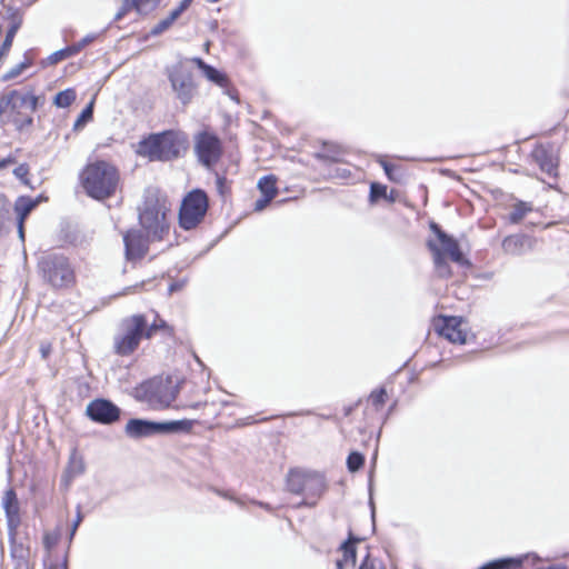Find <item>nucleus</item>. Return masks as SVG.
Here are the masks:
<instances>
[{
	"label": "nucleus",
	"mask_w": 569,
	"mask_h": 569,
	"mask_svg": "<svg viewBox=\"0 0 569 569\" xmlns=\"http://www.w3.org/2000/svg\"><path fill=\"white\" fill-rule=\"evenodd\" d=\"M138 211L139 223L148 239L162 240L169 233L168 214L171 211V202L159 189H146Z\"/></svg>",
	"instance_id": "1"
},
{
	"label": "nucleus",
	"mask_w": 569,
	"mask_h": 569,
	"mask_svg": "<svg viewBox=\"0 0 569 569\" xmlns=\"http://www.w3.org/2000/svg\"><path fill=\"white\" fill-rule=\"evenodd\" d=\"M37 107L38 98L32 92L11 90L0 97V122L22 130L32 124L31 113Z\"/></svg>",
	"instance_id": "2"
},
{
	"label": "nucleus",
	"mask_w": 569,
	"mask_h": 569,
	"mask_svg": "<svg viewBox=\"0 0 569 569\" xmlns=\"http://www.w3.org/2000/svg\"><path fill=\"white\" fill-rule=\"evenodd\" d=\"M81 179L88 196L98 200L112 196L119 183L117 169L106 161L88 164L82 172Z\"/></svg>",
	"instance_id": "3"
},
{
	"label": "nucleus",
	"mask_w": 569,
	"mask_h": 569,
	"mask_svg": "<svg viewBox=\"0 0 569 569\" xmlns=\"http://www.w3.org/2000/svg\"><path fill=\"white\" fill-rule=\"evenodd\" d=\"M287 489L305 497L297 507H313L326 489L325 477L316 471L291 469L287 476Z\"/></svg>",
	"instance_id": "4"
},
{
	"label": "nucleus",
	"mask_w": 569,
	"mask_h": 569,
	"mask_svg": "<svg viewBox=\"0 0 569 569\" xmlns=\"http://www.w3.org/2000/svg\"><path fill=\"white\" fill-rule=\"evenodd\" d=\"M147 339V318L143 315H132L121 320L119 332L113 338V350L118 356L132 355L141 340Z\"/></svg>",
	"instance_id": "5"
},
{
	"label": "nucleus",
	"mask_w": 569,
	"mask_h": 569,
	"mask_svg": "<svg viewBox=\"0 0 569 569\" xmlns=\"http://www.w3.org/2000/svg\"><path fill=\"white\" fill-rule=\"evenodd\" d=\"M38 270L43 280L54 288H67L76 279L69 259L58 252H44L38 260Z\"/></svg>",
	"instance_id": "6"
},
{
	"label": "nucleus",
	"mask_w": 569,
	"mask_h": 569,
	"mask_svg": "<svg viewBox=\"0 0 569 569\" xmlns=\"http://www.w3.org/2000/svg\"><path fill=\"white\" fill-rule=\"evenodd\" d=\"M184 148V140L178 132L164 131L151 134L140 142L141 152L154 161H169L180 154Z\"/></svg>",
	"instance_id": "7"
},
{
	"label": "nucleus",
	"mask_w": 569,
	"mask_h": 569,
	"mask_svg": "<svg viewBox=\"0 0 569 569\" xmlns=\"http://www.w3.org/2000/svg\"><path fill=\"white\" fill-rule=\"evenodd\" d=\"M191 429V421L189 420H173V421H150L144 419H130L126 427L124 432L129 438L141 439L156 435H173L189 432Z\"/></svg>",
	"instance_id": "8"
},
{
	"label": "nucleus",
	"mask_w": 569,
	"mask_h": 569,
	"mask_svg": "<svg viewBox=\"0 0 569 569\" xmlns=\"http://www.w3.org/2000/svg\"><path fill=\"white\" fill-rule=\"evenodd\" d=\"M177 388L169 378H153L140 385L138 398L152 409L168 408L177 398Z\"/></svg>",
	"instance_id": "9"
},
{
	"label": "nucleus",
	"mask_w": 569,
	"mask_h": 569,
	"mask_svg": "<svg viewBox=\"0 0 569 569\" xmlns=\"http://www.w3.org/2000/svg\"><path fill=\"white\" fill-rule=\"evenodd\" d=\"M208 210V197L203 190L196 189L182 200L179 211V223L184 230L196 228L204 218Z\"/></svg>",
	"instance_id": "10"
},
{
	"label": "nucleus",
	"mask_w": 569,
	"mask_h": 569,
	"mask_svg": "<svg viewBox=\"0 0 569 569\" xmlns=\"http://www.w3.org/2000/svg\"><path fill=\"white\" fill-rule=\"evenodd\" d=\"M167 76L176 98L181 104H189L198 91L193 72L179 62L167 69Z\"/></svg>",
	"instance_id": "11"
},
{
	"label": "nucleus",
	"mask_w": 569,
	"mask_h": 569,
	"mask_svg": "<svg viewBox=\"0 0 569 569\" xmlns=\"http://www.w3.org/2000/svg\"><path fill=\"white\" fill-rule=\"evenodd\" d=\"M194 149L199 161L208 168L219 161L222 152L218 137L208 132L198 136Z\"/></svg>",
	"instance_id": "12"
},
{
	"label": "nucleus",
	"mask_w": 569,
	"mask_h": 569,
	"mask_svg": "<svg viewBox=\"0 0 569 569\" xmlns=\"http://www.w3.org/2000/svg\"><path fill=\"white\" fill-rule=\"evenodd\" d=\"M86 413L94 422L112 425L119 420L121 410L110 400L96 399L89 402Z\"/></svg>",
	"instance_id": "13"
},
{
	"label": "nucleus",
	"mask_w": 569,
	"mask_h": 569,
	"mask_svg": "<svg viewBox=\"0 0 569 569\" xmlns=\"http://www.w3.org/2000/svg\"><path fill=\"white\" fill-rule=\"evenodd\" d=\"M461 319L458 317H440L433 322L435 330L439 336L452 343L463 345L467 333L461 329Z\"/></svg>",
	"instance_id": "14"
},
{
	"label": "nucleus",
	"mask_w": 569,
	"mask_h": 569,
	"mask_svg": "<svg viewBox=\"0 0 569 569\" xmlns=\"http://www.w3.org/2000/svg\"><path fill=\"white\" fill-rule=\"evenodd\" d=\"M124 251L128 260L142 258L148 251V240L139 230H129L123 236Z\"/></svg>",
	"instance_id": "15"
},
{
	"label": "nucleus",
	"mask_w": 569,
	"mask_h": 569,
	"mask_svg": "<svg viewBox=\"0 0 569 569\" xmlns=\"http://www.w3.org/2000/svg\"><path fill=\"white\" fill-rule=\"evenodd\" d=\"M431 230L437 236L438 240L441 243L440 251L442 256H449L450 259L457 263H462L465 261L463 254L459 248V244L457 240H455L452 237L448 236L445 231L441 230V228L432 222L430 224Z\"/></svg>",
	"instance_id": "16"
},
{
	"label": "nucleus",
	"mask_w": 569,
	"mask_h": 569,
	"mask_svg": "<svg viewBox=\"0 0 569 569\" xmlns=\"http://www.w3.org/2000/svg\"><path fill=\"white\" fill-rule=\"evenodd\" d=\"M277 178L273 174L263 176L258 181L261 197L254 202V211H262L278 194Z\"/></svg>",
	"instance_id": "17"
},
{
	"label": "nucleus",
	"mask_w": 569,
	"mask_h": 569,
	"mask_svg": "<svg viewBox=\"0 0 569 569\" xmlns=\"http://www.w3.org/2000/svg\"><path fill=\"white\" fill-rule=\"evenodd\" d=\"M2 507L6 512L7 523L10 531H16L20 525V507L17 493L13 489L4 492Z\"/></svg>",
	"instance_id": "18"
},
{
	"label": "nucleus",
	"mask_w": 569,
	"mask_h": 569,
	"mask_svg": "<svg viewBox=\"0 0 569 569\" xmlns=\"http://www.w3.org/2000/svg\"><path fill=\"white\" fill-rule=\"evenodd\" d=\"M531 247V239L525 234L508 236L502 241L503 251L511 256H521Z\"/></svg>",
	"instance_id": "19"
},
{
	"label": "nucleus",
	"mask_w": 569,
	"mask_h": 569,
	"mask_svg": "<svg viewBox=\"0 0 569 569\" xmlns=\"http://www.w3.org/2000/svg\"><path fill=\"white\" fill-rule=\"evenodd\" d=\"M43 198H31L27 196H20L14 202V212L17 214V221L24 222L26 218L30 212L41 202Z\"/></svg>",
	"instance_id": "20"
},
{
	"label": "nucleus",
	"mask_w": 569,
	"mask_h": 569,
	"mask_svg": "<svg viewBox=\"0 0 569 569\" xmlns=\"http://www.w3.org/2000/svg\"><path fill=\"white\" fill-rule=\"evenodd\" d=\"M532 157L543 172L548 173L549 176L556 174V162L552 156H550L546 149H535L532 152Z\"/></svg>",
	"instance_id": "21"
},
{
	"label": "nucleus",
	"mask_w": 569,
	"mask_h": 569,
	"mask_svg": "<svg viewBox=\"0 0 569 569\" xmlns=\"http://www.w3.org/2000/svg\"><path fill=\"white\" fill-rule=\"evenodd\" d=\"M86 470L83 457L78 452L77 449H72L69 461L66 469V476L68 479H73L81 476Z\"/></svg>",
	"instance_id": "22"
},
{
	"label": "nucleus",
	"mask_w": 569,
	"mask_h": 569,
	"mask_svg": "<svg viewBox=\"0 0 569 569\" xmlns=\"http://www.w3.org/2000/svg\"><path fill=\"white\" fill-rule=\"evenodd\" d=\"M377 162L382 167L386 176L390 181L400 183L406 178L405 170L398 164L388 162L383 156H378Z\"/></svg>",
	"instance_id": "23"
},
{
	"label": "nucleus",
	"mask_w": 569,
	"mask_h": 569,
	"mask_svg": "<svg viewBox=\"0 0 569 569\" xmlns=\"http://www.w3.org/2000/svg\"><path fill=\"white\" fill-rule=\"evenodd\" d=\"M358 541H360V539L353 537L350 532L348 540L341 545L340 548L343 551V558L341 560L343 561V566H350L352 568L356 566L357 552L355 543Z\"/></svg>",
	"instance_id": "24"
},
{
	"label": "nucleus",
	"mask_w": 569,
	"mask_h": 569,
	"mask_svg": "<svg viewBox=\"0 0 569 569\" xmlns=\"http://www.w3.org/2000/svg\"><path fill=\"white\" fill-rule=\"evenodd\" d=\"M523 559L521 557L500 558L485 563L479 569H509L519 568L522 566Z\"/></svg>",
	"instance_id": "25"
},
{
	"label": "nucleus",
	"mask_w": 569,
	"mask_h": 569,
	"mask_svg": "<svg viewBox=\"0 0 569 569\" xmlns=\"http://www.w3.org/2000/svg\"><path fill=\"white\" fill-rule=\"evenodd\" d=\"M429 248L433 252V262L436 270L440 277H449L451 271L448 262L446 261L445 256H442L439 247H437L435 243L429 242Z\"/></svg>",
	"instance_id": "26"
},
{
	"label": "nucleus",
	"mask_w": 569,
	"mask_h": 569,
	"mask_svg": "<svg viewBox=\"0 0 569 569\" xmlns=\"http://www.w3.org/2000/svg\"><path fill=\"white\" fill-rule=\"evenodd\" d=\"M531 211L532 204L530 202L517 201L509 213V221L511 223H519Z\"/></svg>",
	"instance_id": "27"
},
{
	"label": "nucleus",
	"mask_w": 569,
	"mask_h": 569,
	"mask_svg": "<svg viewBox=\"0 0 569 569\" xmlns=\"http://www.w3.org/2000/svg\"><path fill=\"white\" fill-rule=\"evenodd\" d=\"M76 98H77V94H76L74 89L68 88V89L60 91L56 94L53 103L58 108H68L73 103Z\"/></svg>",
	"instance_id": "28"
},
{
	"label": "nucleus",
	"mask_w": 569,
	"mask_h": 569,
	"mask_svg": "<svg viewBox=\"0 0 569 569\" xmlns=\"http://www.w3.org/2000/svg\"><path fill=\"white\" fill-rule=\"evenodd\" d=\"M203 74L209 81L218 84L219 87L224 88L228 86L227 77L212 66L207 67Z\"/></svg>",
	"instance_id": "29"
},
{
	"label": "nucleus",
	"mask_w": 569,
	"mask_h": 569,
	"mask_svg": "<svg viewBox=\"0 0 569 569\" xmlns=\"http://www.w3.org/2000/svg\"><path fill=\"white\" fill-rule=\"evenodd\" d=\"M19 28H20V21L13 22L10 26V28L8 29L6 38H4L3 42H2V44L0 46V57L7 54L8 51L10 50V48L12 46L13 38H14V36H16V33H17Z\"/></svg>",
	"instance_id": "30"
},
{
	"label": "nucleus",
	"mask_w": 569,
	"mask_h": 569,
	"mask_svg": "<svg viewBox=\"0 0 569 569\" xmlns=\"http://www.w3.org/2000/svg\"><path fill=\"white\" fill-rule=\"evenodd\" d=\"M138 13H148L152 11L161 0H128Z\"/></svg>",
	"instance_id": "31"
},
{
	"label": "nucleus",
	"mask_w": 569,
	"mask_h": 569,
	"mask_svg": "<svg viewBox=\"0 0 569 569\" xmlns=\"http://www.w3.org/2000/svg\"><path fill=\"white\" fill-rule=\"evenodd\" d=\"M340 156H341V152H340L339 148H337L335 146H329L327 143L323 146V150L321 152L317 153V158L325 160V161H332V162L339 161Z\"/></svg>",
	"instance_id": "32"
},
{
	"label": "nucleus",
	"mask_w": 569,
	"mask_h": 569,
	"mask_svg": "<svg viewBox=\"0 0 569 569\" xmlns=\"http://www.w3.org/2000/svg\"><path fill=\"white\" fill-rule=\"evenodd\" d=\"M387 391L385 388L373 390L368 399V402L378 411L382 408L386 402Z\"/></svg>",
	"instance_id": "33"
},
{
	"label": "nucleus",
	"mask_w": 569,
	"mask_h": 569,
	"mask_svg": "<svg viewBox=\"0 0 569 569\" xmlns=\"http://www.w3.org/2000/svg\"><path fill=\"white\" fill-rule=\"evenodd\" d=\"M32 64V60L30 58H28L27 56L24 57V60L20 63H18L17 66H14L13 68H11L3 77L4 80H11V79H14L17 78L19 74H21V72L23 70H26L27 68H29L30 66Z\"/></svg>",
	"instance_id": "34"
},
{
	"label": "nucleus",
	"mask_w": 569,
	"mask_h": 569,
	"mask_svg": "<svg viewBox=\"0 0 569 569\" xmlns=\"http://www.w3.org/2000/svg\"><path fill=\"white\" fill-rule=\"evenodd\" d=\"M365 462V457L357 451L351 452L347 458V467L350 472L358 471Z\"/></svg>",
	"instance_id": "35"
},
{
	"label": "nucleus",
	"mask_w": 569,
	"mask_h": 569,
	"mask_svg": "<svg viewBox=\"0 0 569 569\" xmlns=\"http://www.w3.org/2000/svg\"><path fill=\"white\" fill-rule=\"evenodd\" d=\"M73 54H77L76 52H73V48L72 46H69V47H66L63 49H60L53 53H51L49 57H48V61L50 64H56L58 63L59 61L63 60V59H67Z\"/></svg>",
	"instance_id": "36"
},
{
	"label": "nucleus",
	"mask_w": 569,
	"mask_h": 569,
	"mask_svg": "<svg viewBox=\"0 0 569 569\" xmlns=\"http://www.w3.org/2000/svg\"><path fill=\"white\" fill-rule=\"evenodd\" d=\"M158 330H167L170 333L172 332L169 325L163 319L157 317L151 325L147 323V339H150Z\"/></svg>",
	"instance_id": "37"
},
{
	"label": "nucleus",
	"mask_w": 569,
	"mask_h": 569,
	"mask_svg": "<svg viewBox=\"0 0 569 569\" xmlns=\"http://www.w3.org/2000/svg\"><path fill=\"white\" fill-rule=\"evenodd\" d=\"M387 194V187L377 182L370 186V201L375 202L379 198H383Z\"/></svg>",
	"instance_id": "38"
},
{
	"label": "nucleus",
	"mask_w": 569,
	"mask_h": 569,
	"mask_svg": "<svg viewBox=\"0 0 569 569\" xmlns=\"http://www.w3.org/2000/svg\"><path fill=\"white\" fill-rule=\"evenodd\" d=\"M28 173L29 166L27 163H22L13 170L16 178H18L24 186H30V181L27 178Z\"/></svg>",
	"instance_id": "39"
},
{
	"label": "nucleus",
	"mask_w": 569,
	"mask_h": 569,
	"mask_svg": "<svg viewBox=\"0 0 569 569\" xmlns=\"http://www.w3.org/2000/svg\"><path fill=\"white\" fill-rule=\"evenodd\" d=\"M93 114V102H90L80 113L79 118L77 119L74 126L78 127L81 123H86L92 118Z\"/></svg>",
	"instance_id": "40"
},
{
	"label": "nucleus",
	"mask_w": 569,
	"mask_h": 569,
	"mask_svg": "<svg viewBox=\"0 0 569 569\" xmlns=\"http://www.w3.org/2000/svg\"><path fill=\"white\" fill-rule=\"evenodd\" d=\"M173 24V22H171L168 17L160 20L150 31V33L152 36H159L161 34L162 32H164L166 30H168L171 26Z\"/></svg>",
	"instance_id": "41"
},
{
	"label": "nucleus",
	"mask_w": 569,
	"mask_h": 569,
	"mask_svg": "<svg viewBox=\"0 0 569 569\" xmlns=\"http://www.w3.org/2000/svg\"><path fill=\"white\" fill-rule=\"evenodd\" d=\"M96 39V34H87L86 37H83L81 40H79L78 42L71 44L72 48H73V52L78 53L80 52L83 48H86L89 43H91L92 41H94Z\"/></svg>",
	"instance_id": "42"
},
{
	"label": "nucleus",
	"mask_w": 569,
	"mask_h": 569,
	"mask_svg": "<svg viewBox=\"0 0 569 569\" xmlns=\"http://www.w3.org/2000/svg\"><path fill=\"white\" fill-rule=\"evenodd\" d=\"M82 520H83V516H82V512H81V507L78 506L77 507L76 519L72 522L71 528H70V537H69L70 541L73 539V537H74V535L77 532V529L80 526V523L82 522Z\"/></svg>",
	"instance_id": "43"
},
{
	"label": "nucleus",
	"mask_w": 569,
	"mask_h": 569,
	"mask_svg": "<svg viewBox=\"0 0 569 569\" xmlns=\"http://www.w3.org/2000/svg\"><path fill=\"white\" fill-rule=\"evenodd\" d=\"M130 10H134V8L128 0H123L121 7L114 16V21H120Z\"/></svg>",
	"instance_id": "44"
},
{
	"label": "nucleus",
	"mask_w": 569,
	"mask_h": 569,
	"mask_svg": "<svg viewBox=\"0 0 569 569\" xmlns=\"http://www.w3.org/2000/svg\"><path fill=\"white\" fill-rule=\"evenodd\" d=\"M58 537L57 536H50L46 535L43 539V543L46 548L49 550L57 543Z\"/></svg>",
	"instance_id": "45"
},
{
	"label": "nucleus",
	"mask_w": 569,
	"mask_h": 569,
	"mask_svg": "<svg viewBox=\"0 0 569 569\" xmlns=\"http://www.w3.org/2000/svg\"><path fill=\"white\" fill-rule=\"evenodd\" d=\"M40 352L43 359H47L49 355L51 353V345L50 343H41L40 346Z\"/></svg>",
	"instance_id": "46"
},
{
	"label": "nucleus",
	"mask_w": 569,
	"mask_h": 569,
	"mask_svg": "<svg viewBox=\"0 0 569 569\" xmlns=\"http://www.w3.org/2000/svg\"><path fill=\"white\" fill-rule=\"evenodd\" d=\"M16 162V158L13 156H8L7 158H3L0 160V169H4L10 164H13Z\"/></svg>",
	"instance_id": "47"
},
{
	"label": "nucleus",
	"mask_w": 569,
	"mask_h": 569,
	"mask_svg": "<svg viewBox=\"0 0 569 569\" xmlns=\"http://www.w3.org/2000/svg\"><path fill=\"white\" fill-rule=\"evenodd\" d=\"M203 72L210 64L206 63L201 58H192L191 60Z\"/></svg>",
	"instance_id": "48"
},
{
	"label": "nucleus",
	"mask_w": 569,
	"mask_h": 569,
	"mask_svg": "<svg viewBox=\"0 0 569 569\" xmlns=\"http://www.w3.org/2000/svg\"><path fill=\"white\" fill-rule=\"evenodd\" d=\"M219 496L226 498V499H229L231 501H234L238 505H241V501L238 499V498H234L233 496H231L229 492H223V491H220V490H217L216 491Z\"/></svg>",
	"instance_id": "49"
},
{
	"label": "nucleus",
	"mask_w": 569,
	"mask_h": 569,
	"mask_svg": "<svg viewBox=\"0 0 569 569\" xmlns=\"http://www.w3.org/2000/svg\"><path fill=\"white\" fill-rule=\"evenodd\" d=\"M182 11H180L178 9V7L176 9H173L169 16H168V19L171 21V22H174L180 16H181Z\"/></svg>",
	"instance_id": "50"
},
{
	"label": "nucleus",
	"mask_w": 569,
	"mask_h": 569,
	"mask_svg": "<svg viewBox=\"0 0 569 569\" xmlns=\"http://www.w3.org/2000/svg\"><path fill=\"white\" fill-rule=\"evenodd\" d=\"M182 11H180L178 9V7L176 9H173L169 16H168V19L171 21V22H174L180 16H181Z\"/></svg>",
	"instance_id": "51"
},
{
	"label": "nucleus",
	"mask_w": 569,
	"mask_h": 569,
	"mask_svg": "<svg viewBox=\"0 0 569 569\" xmlns=\"http://www.w3.org/2000/svg\"><path fill=\"white\" fill-rule=\"evenodd\" d=\"M359 569H376L375 565L369 560V556H367L362 563L360 565Z\"/></svg>",
	"instance_id": "52"
},
{
	"label": "nucleus",
	"mask_w": 569,
	"mask_h": 569,
	"mask_svg": "<svg viewBox=\"0 0 569 569\" xmlns=\"http://www.w3.org/2000/svg\"><path fill=\"white\" fill-rule=\"evenodd\" d=\"M191 2H192V0H182L179 3L178 9L183 12V11H186L189 8Z\"/></svg>",
	"instance_id": "53"
},
{
	"label": "nucleus",
	"mask_w": 569,
	"mask_h": 569,
	"mask_svg": "<svg viewBox=\"0 0 569 569\" xmlns=\"http://www.w3.org/2000/svg\"><path fill=\"white\" fill-rule=\"evenodd\" d=\"M14 569H28V561L24 560L23 558H20L18 561H17V565H16V568Z\"/></svg>",
	"instance_id": "54"
},
{
	"label": "nucleus",
	"mask_w": 569,
	"mask_h": 569,
	"mask_svg": "<svg viewBox=\"0 0 569 569\" xmlns=\"http://www.w3.org/2000/svg\"><path fill=\"white\" fill-rule=\"evenodd\" d=\"M18 222V232H19V237L20 239H24V231H23V222H20V221H17Z\"/></svg>",
	"instance_id": "55"
},
{
	"label": "nucleus",
	"mask_w": 569,
	"mask_h": 569,
	"mask_svg": "<svg viewBox=\"0 0 569 569\" xmlns=\"http://www.w3.org/2000/svg\"><path fill=\"white\" fill-rule=\"evenodd\" d=\"M545 569H569V567H567L566 565H562V563H556V565L546 567Z\"/></svg>",
	"instance_id": "56"
},
{
	"label": "nucleus",
	"mask_w": 569,
	"mask_h": 569,
	"mask_svg": "<svg viewBox=\"0 0 569 569\" xmlns=\"http://www.w3.org/2000/svg\"><path fill=\"white\" fill-rule=\"evenodd\" d=\"M256 503L259 505L260 507H262L263 509L268 510V511L272 510V508L268 503H264V502H256Z\"/></svg>",
	"instance_id": "57"
},
{
	"label": "nucleus",
	"mask_w": 569,
	"mask_h": 569,
	"mask_svg": "<svg viewBox=\"0 0 569 569\" xmlns=\"http://www.w3.org/2000/svg\"><path fill=\"white\" fill-rule=\"evenodd\" d=\"M337 569H345V566H343V561L342 560H337Z\"/></svg>",
	"instance_id": "58"
},
{
	"label": "nucleus",
	"mask_w": 569,
	"mask_h": 569,
	"mask_svg": "<svg viewBox=\"0 0 569 569\" xmlns=\"http://www.w3.org/2000/svg\"><path fill=\"white\" fill-rule=\"evenodd\" d=\"M178 288H179V286H178V284L172 283V284L169 287V291H170V292H172V291L177 290Z\"/></svg>",
	"instance_id": "59"
},
{
	"label": "nucleus",
	"mask_w": 569,
	"mask_h": 569,
	"mask_svg": "<svg viewBox=\"0 0 569 569\" xmlns=\"http://www.w3.org/2000/svg\"><path fill=\"white\" fill-rule=\"evenodd\" d=\"M63 569H67V567H64Z\"/></svg>",
	"instance_id": "60"
}]
</instances>
